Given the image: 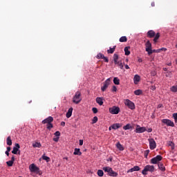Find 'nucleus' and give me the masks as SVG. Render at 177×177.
Wrapping results in <instances>:
<instances>
[{
	"label": "nucleus",
	"mask_w": 177,
	"mask_h": 177,
	"mask_svg": "<svg viewBox=\"0 0 177 177\" xmlns=\"http://www.w3.org/2000/svg\"><path fill=\"white\" fill-rule=\"evenodd\" d=\"M147 37L148 38H153V42L154 44H156L160 38V32L156 34V32H154V30H151L147 32Z\"/></svg>",
	"instance_id": "nucleus-1"
},
{
	"label": "nucleus",
	"mask_w": 177,
	"mask_h": 177,
	"mask_svg": "<svg viewBox=\"0 0 177 177\" xmlns=\"http://www.w3.org/2000/svg\"><path fill=\"white\" fill-rule=\"evenodd\" d=\"M104 172H107L109 176L116 177L118 176V173L114 171L110 167H105L102 168Z\"/></svg>",
	"instance_id": "nucleus-2"
},
{
	"label": "nucleus",
	"mask_w": 177,
	"mask_h": 177,
	"mask_svg": "<svg viewBox=\"0 0 177 177\" xmlns=\"http://www.w3.org/2000/svg\"><path fill=\"white\" fill-rule=\"evenodd\" d=\"M52 122H53V117L52 116H49L42 121V124H47V129H52L53 128Z\"/></svg>",
	"instance_id": "nucleus-3"
},
{
	"label": "nucleus",
	"mask_w": 177,
	"mask_h": 177,
	"mask_svg": "<svg viewBox=\"0 0 177 177\" xmlns=\"http://www.w3.org/2000/svg\"><path fill=\"white\" fill-rule=\"evenodd\" d=\"M82 99H81V92L77 91L73 98V102L75 104H78Z\"/></svg>",
	"instance_id": "nucleus-4"
},
{
	"label": "nucleus",
	"mask_w": 177,
	"mask_h": 177,
	"mask_svg": "<svg viewBox=\"0 0 177 177\" xmlns=\"http://www.w3.org/2000/svg\"><path fill=\"white\" fill-rule=\"evenodd\" d=\"M124 104L127 106L130 110H135V103L127 99L124 100Z\"/></svg>",
	"instance_id": "nucleus-5"
},
{
	"label": "nucleus",
	"mask_w": 177,
	"mask_h": 177,
	"mask_svg": "<svg viewBox=\"0 0 177 177\" xmlns=\"http://www.w3.org/2000/svg\"><path fill=\"white\" fill-rule=\"evenodd\" d=\"M146 127H140L139 124H137L134 132H136V133H143V132H146Z\"/></svg>",
	"instance_id": "nucleus-6"
},
{
	"label": "nucleus",
	"mask_w": 177,
	"mask_h": 177,
	"mask_svg": "<svg viewBox=\"0 0 177 177\" xmlns=\"http://www.w3.org/2000/svg\"><path fill=\"white\" fill-rule=\"evenodd\" d=\"M162 124H165V125H167V127H175V123H174V122L169 119H163L162 120Z\"/></svg>",
	"instance_id": "nucleus-7"
},
{
	"label": "nucleus",
	"mask_w": 177,
	"mask_h": 177,
	"mask_svg": "<svg viewBox=\"0 0 177 177\" xmlns=\"http://www.w3.org/2000/svg\"><path fill=\"white\" fill-rule=\"evenodd\" d=\"M111 82V78H108L104 82V86L101 87V90L102 92H104L107 88H109V85H110Z\"/></svg>",
	"instance_id": "nucleus-8"
},
{
	"label": "nucleus",
	"mask_w": 177,
	"mask_h": 177,
	"mask_svg": "<svg viewBox=\"0 0 177 177\" xmlns=\"http://www.w3.org/2000/svg\"><path fill=\"white\" fill-rule=\"evenodd\" d=\"M161 160H162V156H161V155H158L155 158L151 159V163L158 164V162H160V161H161Z\"/></svg>",
	"instance_id": "nucleus-9"
},
{
	"label": "nucleus",
	"mask_w": 177,
	"mask_h": 177,
	"mask_svg": "<svg viewBox=\"0 0 177 177\" xmlns=\"http://www.w3.org/2000/svg\"><path fill=\"white\" fill-rule=\"evenodd\" d=\"M109 113H111V114H118V113H120V107L114 106L109 108Z\"/></svg>",
	"instance_id": "nucleus-10"
},
{
	"label": "nucleus",
	"mask_w": 177,
	"mask_h": 177,
	"mask_svg": "<svg viewBox=\"0 0 177 177\" xmlns=\"http://www.w3.org/2000/svg\"><path fill=\"white\" fill-rule=\"evenodd\" d=\"M149 147L151 150H154V149L157 147V144L156 143V141L154 140V139L151 138V139H149Z\"/></svg>",
	"instance_id": "nucleus-11"
},
{
	"label": "nucleus",
	"mask_w": 177,
	"mask_h": 177,
	"mask_svg": "<svg viewBox=\"0 0 177 177\" xmlns=\"http://www.w3.org/2000/svg\"><path fill=\"white\" fill-rule=\"evenodd\" d=\"M20 145H19V143H16L15 144V147H13V149L12 151V154H17V151H18V154H20Z\"/></svg>",
	"instance_id": "nucleus-12"
},
{
	"label": "nucleus",
	"mask_w": 177,
	"mask_h": 177,
	"mask_svg": "<svg viewBox=\"0 0 177 177\" xmlns=\"http://www.w3.org/2000/svg\"><path fill=\"white\" fill-rule=\"evenodd\" d=\"M29 169L30 172H39V168L37 167L35 164H32L29 166Z\"/></svg>",
	"instance_id": "nucleus-13"
},
{
	"label": "nucleus",
	"mask_w": 177,
	"mask_h": 177,
	"mask_svg": "<svg viewBox=\"0 0 177 177\" xmlns=\"http://www.w3.org/2000/svg\"><path fill=\"white\" fill-rule=\"evenodd\" d=\"M145 50L148 53V55H149V52H151V43L150 42V40H148L145 44Z\"/></svg>",
	"instance_id": "nucleus-14"
},
{
	"label": "nucleus",
	"mask_w": 177,
	"mask_h": 177,
	"mask_svg": "<svg viewBox=\"0 0 177 177\" xmlns=\"http://www.w3.org/2000/svg\"><path fill=\"white\" fill-rule=\"evenodd\" d=\"M145 167L147 172H154V166L147 165Z\"/></svg>",
	"instance_id": "nucleus-15"
},
{
	"label": "nucleus",
	"mask_w": 177,
	"mask_h": 177,
	"mask_svg": "<svg viewBox=\"0 0 177 177\" xmlns=\"http://www.w3.org/2000/svg\"><path fill=\"white\" fill-rule=\"evenodd\" d=\"M140 81V76H139L138 75H135L133 77V82L135 85H138Z\"/></svg>",
	"instance_id": "nucleus-16"
},
{
	"label": "nucleus",
	"mask_w": 177,
	"mask_h": 177,
	"mask_svg": "<svg viewBox=\"0 0 177 177\" xmlns=\"http://www.w3.org/2000/svg\"><path fill=\"white\" fill-rule=\"evenodd\" d=\"M136 171H140V167H139V166H134L133 168L129 169L127 173L129 174V172H135Z\"/></svg>",
	"instance_id": "nucleus-17"
},
{
	"label": "nucleus",
	"mask_w": 177,
	"mask_h": 177,
	"mask_svg": "<svg viewBox=\"0 0 177 177\" xmlns=\"http://www.w3.org/2000/svg\"><path fill=\"white\" fill-rule=\"evenodd\" d=\"M121 127H122V124H120V123H115L111 125V127L112 129H118L119 128H121Z\"/></svg>",
	"instance_id": "nucleus-18"
},
{
	"label": "nucleus",
	"mask_w": 177,
	"mask_h": 177,
	"mask_svg": "<svg viewBox=\"0 0 177 177\" xmlns=\"http://www.w3.org/2000/svg\"><path fill=\"white\" fill-rule=\"evenodd\" d=\"M96 102L100 105V106H103V97H97L96 98Z\"/></svg>",
	"instance_id": "nucleus-19"
},
{
	"label": "nucleus",
	"mask_w": 177,
	"mask_h": 177,
	"mask_svg": "<svg viewBox=\"0 0 177 177\" xmlns=\"http://www.w3.org/2000/svg\"><path fill=\"white\" fill-rule=\"evenodd\" d=\"M73 154L74 156H81L82 154V152H81L79 148H75Z\"/></svg>",
	"instance_id": "nucleus-20"
},
{
	"label": "nucleus",
	"mask_w": 177,
	"mask_h": 177,
	"mask_svg": "<svg viewBox=\"0 0 177 177\" xmlns=\"http://www.w3.org/2000/svg\"><path fill=\"white\" fill-rule=\"evenodd\" d=\"M73 115V108H69L68 112L66 113V118H70Z\"/></svg>",
	"instance_id": "nucleus-21"
},
{
	"label": "nucleus",
	"mask_w": 177,
	"mask_h": 177,
	"mask_svg": "<svg viewBox=\"0 0 177 177\" xmlns=\"http://www.w3.org/2000/svg\"><path fill=\"white\" fill-rule=\"evenodd\" d=\"M116 147L117 149H118V150H120V151H124V147L122 146V145H121V143H120V142H118L116 144Z\"/></svg>",
	"instance_id": "nucleus-22"
},
{
	"label": "nucleus",
	"mask_w": 177,
	"mask_h": 177,
	"mask_svg": "<svg viewBox=\"0 0 177 177\" xmlns=\"http://www.w3.org/2000/svg\"><path fill=\"white\" fill-rule=\"evenodd\" d=\"M158 167L160 171H165V167H164V164H162V162H158Z\"/></svg>",
	"instance_id": "nucleus-23"
},
{
	"label": "nucleus",
	"mask_w": 177,
	"mask_h": 177,
	"mask_svg": "<svg viewBox=\"0 0 177 177\" xmlns=\"http://www.w3.org/2000/svg\"><path fill=\"white\" fill-rule=\"evenodd\" d=\"M130 48L131 47H128V46L124 48V53L126 56H129L131 55V51H129Z\"/></svg>",
	"instance_id": "nucleus-24"
},
{
	"label": "nucleus",
	"mask_w": 177,
	"mask_h": 177,
	"mask_svg": "<svg viewBox=\"0 0 177 177\" xmlns=\"http://www.w3.org/2000/svg\"><path fill=\"white\" fill-rule=\"evenodd\" d=\"M113 62L115 64H118V54H114L113 55Z\"/></svg>",
	"instance_id": "nucleus-25"
},
{
	"label": "nucleus",
	"mask_w": 177,
	"mask_h": 177,
	"mask_svg": "<svg viewBox=\"0 0 177 177\" xmlns=\"http://www.w3.org/2000/svg\"><path fill=\"white\" fill-rule=\"evenodd\" d=\"M116 46H114L113 48H110L109 50H107V53L113 54L115 51Z\"/></svg>",
	"instance_id": "nucleus-26"
},
{
	"label": "nucleus",
	"mask_w": 177,
	"mask_h": 177,
	"mask_svg": "<svg viewBox=\"0 0 177 177\" xmlns=\"http://www.w3.org/2000/svg\"><path fill=\"white\" fill-rule=\"evenodd\" d=\"M123 129L124 131H128V129H132V126L131 125V124H127V125L123 127Z\"/></svg>",
	"instance_id": "nucleus-27"
},
{
	"label": "nucleus",
	"mask_w": 177,
	"mask_h": 177,
	"mask_svg": "<svg viewBox=\"0 0 177 177\" xmlns=\"http://www.w3.org/2000/svg\"><path fill=\"white\" fill-rule=\"evenodd\" d=\"M6 143H7L8 146H12V138H10V136H8L7 138Z\"/></svg>",
	"instance_id": "nucleus-28"
},
{
	"label": "nucleus",
	"mask_w": 177,
	"mask_h": 177,
	"mask_svg": "<svg viewBox=\"0 0 177 177\" xmlns=\"http://www.w3.org/2000/svg\"><path fill=\"white\" fill-rule=\"evenodd\" d=\"M142 93H143V92L140 89H138L134 91V95L136 96H140V95H142Z\"/></svg>",
	"instance_id": "nucleus-29"
},
{
	"label": "nucleus",
	"mask_w": 177,
	"mask_h": 177,
	"mask_svg": "<svg viewBox=\"0 0 177 177\" xmlns=\"http://www.w3.org/2000/svg\"><path fill=\"white\" fill-rule=\"evenodd\" d=\"M120 42H127L128 41V38H127V36H122L119 39Z\"/></svg>",
	"instance_id": "nucleus-30"
},
{
	"label": "nucleus",
	"mask_w": 177,
	"mask_h": 177,
	"mask_svg": "<svg viewBox=\"0 0 177 177\" xmlns=\"http://www.w3.org/2000/svg\"><path fill=\"white\" fill-rule=\"evenodd\" d=\"M41 158L43 160H45V161H46L47 162H49L50 161V158L45 156V154H44L42 156H41Z\"/></svg>",
	"instance_id": "nucleus-31"
},
{
	"label": "nucleus",
	"mask_w": 177,
	"mask_h": 177,
	"mask_svg": "<svg viewBox=\"0 0 177 177\" xmlns=\"http://www.w3.org/2000/svg\"><path fill=\"white\" fill-rule=\"evenodd\" d=\"M32 147L36 148V147H42V145H41V142H35V143H33L32 144Z\"/></svg>",
	"instance_id": "nucleus-32"
},
{
	"label": "nucleus",
	"mask_w": 177,
	"mask_h": 177,
	"mask_svg": "<svg viewBox=\"0 0 177 177\" xmlns=\"http://www.w3.org/2000/svg\"><path fill=\"white\" fill-rule=\"evenodd\" d=\"M113 83L115 84V85H120V79H118V77H114Z\"/></svg>",
	"instance_id": "nucleus-33"
},
{
	"label": "nucleus",
	"mask_w": 177,
	"mask_h": 177,
	"mask_svg": "<svg viewBox=\"0 0 177 177\" xmlns=\"http://www.w3.org/2000/svg\"><path fill=\"white\" fill-rule=\"evenodd\" d=\"M160 52H161V49H158V50H151L149 52V55H152V53H160Z\"/></svg>",
	"instance_id": "nucleus-34"
},
{
	"label": "nucleus",
	"mask_w": 177,
	"mask_h": 177,
	"mask_svg": "<svg viewBox=\"0 0 177 177\" xmlns=\"http://www.w3.org/2000/svg\"><path fill=\"white\" fill-rule=\"evenodd\" d=\"M98 176L102 177L104 175V172H103V170L99 169L97 172Z\"/></svg>",
	"instance_id": "nucleus-35"
},
{
	"label": "nucleus",
	"mask_w": 177,
	"mask_h": 177,
	"mask_svg": "<svg viewBox=\"0 0 177 177\" xmlns=\"http://www.w3.org/2000/svg\"><path fill=\"white\" fill-rule=\"evenodd\" d=\"M169 146H170L171 150H174L175 149V144L172 142H169Z\"/></svg>",
	"instance_id": "nucleus-36"
},
{
	"label": "nucleus",
	"mask_w": 177,
	"mask_h": 177,
	"mask_svg": "<svg viewBox=\"0 0 177 177\" xmlns=\"http://www.w3.org/2000/svg\"><path fill=\"white\" fill-rule=\"evenodd\" d=\"M97 59H103V57H104V55L102 54V53H98L97 55Z\"/></svg>",
	"instance_id": "nucleus-37"
},
{
	"label": "nucleus",
	"mask_w": 177,
	"mask_h": 177,
	"mask_svg": "<svg viewBox=\"0 0 177 177\" xmlns=\"http://www.w3.org/2000/svg\"><path fill=\"white\" fill-rule=\"evenodd\" d=\"M98 121V118L97 116H95L93 118V120H92V124H96V122H97Z\"/></svg>",
	"instance_id": "nucleus-38"
},
{
	"label": "nucleus",
	"mask_w": 177,
	"mask_h": 177,
	"mask_svg": "<svg viewBox=\"0 0 177 177\" xmlns=\"http://www.w3.org/2000/svg\"><path fill=\"white\" fill-rule=\"evenodd\" d=\"M149 153H150V150L147 149V150L145 151L144 156H145V158H147V156H149Z\"/></svg>",
	"instance_id": "nucleus-39"
},
{
	"label": "nucleus",
	"mask_w": 177,
	"mask_h": 177,
	"mask_svg": "<svg viewBox=\"0 0 177 177\" xmlns=\"http://www.w3.org/2000/svg\"><path fill=\"white\" fill-rule=\"evenodd\" d=\"M6 164H7V165H8V167H12V165H13V161H12V160L7 161V162H6Z\"/></svg>",
	"instance_id": "nucleus-40"
},
{
	"label": "nucleus",
	"mask_w": 177,
	"mask_h": 177,
	"mask_svg": "<svg viewBox=\"0 0 177 177\" xmlns=\"http://www.w3.org/2000/svg\"><path fill=\"white\" fill-rule=\"evenodd\" d=\"M119 64H117L118 66H119V67L121 68V70H122V68H124V65H122V62H118Z\"/></svg>",
	"instance_id": "nucleus-41"
},
{
	"label": "nucleus",
	"mask_w": 177,
	"mask_h": 177,
	"mask_svg": "<svg viewBox=\"0 0 177 177\" xmlns=\"http://www.w3.org/2000/svg\"><path fill=\"white\" fill-rule=\"evenodd\" d=\"M166 77H169V78H171V77H172V73H171V71L167 72Z\"/></svg>",
	"instance_id": "nucleus-42"
},
{
	"label": "nucleus",
	"mask_w": 177,
	"mask_h": 177,
	"mask_svg": "<svg viewBox=\"0 0 177 177\" xmlns=\"http://www.w3.org/2000/svg\"><path fill=\"white\" fill-rule=\"evenodd\" d=\"M173 118L175 120V122H177V113L173 114Z\"/></svg>",
	"instance_id": "nucleus-43"
},
{
	"label": "nucleus",
	"mask_w": 177,
	"mask_h": 177,
	"mask_svg": "<svg viewBox=\"0 0 177 177\" xmlns=\"http://www.w3.org/2000/svg\"><path fill=\"white\" fill-rule=\"evenodd\" d=\"M142 175H147V170L145 167L144 169L142 171Z\"/></svg>",
	"instance_id": "nucleus-44"
},
{
	"label": "nucleus",
	"mask_w": 177,
	"mask_h": 177,
	"mask_svg": "<svg viewBox=\"0 0 177 177\" xmlns=\"http://www.w3.org/2000/svg\"><path fill=\"white\" fill-rule=\"evenodd\" d=\"M92 111H93V113H94V114H96V113H97V108L93 107V108L92 109Z\"/></svg>",
	"instance_id": "nucleus-45"
},
{
	"label": "nucleus",
	"mask_w": 177,
	"mask_h": 177,
	"mask_svg": "<svg viewBox=\"0 0 177 177\" xmlns=\"http://www.w3.org/2000/svg\"><path fill=\"white\" fill-rule=\"evenodd\" d=\"M55 136H57V138H59V136H60V131H56L55 133Z\"/></svg>",
	"instance_id": "nucleus-46"
},
{
	"label": "nucleus",
	"mask_w": 177,
	"mask_h": 177,
	"mask_svg": "<svg viewBox=\"0 0 177 177\" xmlns=\"http://www.w3.org/2000/svg\"><path fill=\"white\" fill-rule=\"evenodd\" d=\"M102 59H104V60L106 63H109V58H107L106 57H104H104Z\"/></svg>",
	"instance_id": "nucleus-47"
},
{
	"label": "nucleus",
	"mask_w": 177,
	"mask_h": 177,
	"mask_svg": "<svg viewBox=\"0 0 177 177\" xmlns=\"http://www.w3.org/2000/svg\"><path fill=\"white\" fill-rule=\"evenodd\" d=\"M112 92H117V87L115 86H113Z\"/></svg>",
	"instance_id": "nucleus-48"
},
{
	"label": "nucleus",
	"mask_w": 177,
	"mask_h": 177,
	"mask_svg": "<svg viewBox=\"0 0 177 177\" xmlns=\"http://www.w3.org/2000/svg\"><path fill=\"white\" fill-rule=\"evenodd\" d=\"M79 145H80V146H82V145H84V140H79Z\"/></svg>",
	"instance_id": "nucleus-49"
},
{
	"label": "nucleus",
	"mask_w": 177,
	"mask_h": 177,
	"mask_svg": "<svg viewBox=\"0 0 177 177\" xmlns=\"http://www.w3.org/2000/svg\"><path fill=\"white\" fill-rule=\"evenodd\" d=\"M138 63H142V62H143V59H142V58H140V57H138Z\"/></svg>",
	"instance_id": "nucleus-50"
},
{
	"label": "nucleus",
	"mask_w": 177,
	"mask_h": 177,
	"mask_svg": "<svg viewBox=\"0 0 177 177\" xmlns=\"http://www.w3.org/2000/svg\"><path fill=\"white\" fill-rule=\"evenodd\" d=\"M54 142H59V137L53 138Z\"/></svg>",
	"instance_id": "nucleus-51"
},
{
	"label": "nucleus",
	"mask_w": 177,
	"mask_h": 177,
	"mask_svg": "<svg viewBox=\"0 0 177 177\" xmlns=\"http://www.w3.org/2000/svg\"><path fill=\"white\" fill-rule=\"evenodd\" d=\"M151 91H156V86H151Z\"/></svg>",
	"instance_id": "nucleus-52"
},
{
	"label": "nucleus",
	"mask_w": 177,
	"mask_h": 177,
	"mask_svg": "<svg viewBox=\"0 0 177 177\" xmlns=\"http://www.w3.org/2000/svg\"><path fill=\"white\" fill-rule=\"evenodd\" d=\"M146 131H147V132H153V129L149 128V129H148L146 130Z\"/></svg>",
	"instance_id": "nucleus-53"
},
{
	"label": "nucleus",
	"mask_w": 177,
	"mask_h": 177,
	"mask_svg": "<svg viewBox=\"0 0 177 177\" xmlns=\"http://www.w3.org/2000/svg\"><path fill=\"white\" fill-rule=\"evenodd\" d=\"M11 161H12V162H15V156H12Z\"/></svg>",
	"instance_id": "nucleus-54"
},
{
	"label": "nucleus",
	"mask_w": 177,
	"mask_h": 177,
	"mask_svg": "<svg viewBox=\"0 0 177 177\" xmlns=\"http://www.w3.org/2000/svg\"><path fill=\"white\" fill-rule=\"evenodd\" d=\"M65 125H66V122H61V126L62 127H64Z\"/></svg>",
	"instance_id": "nucleus-55"
},
{
	"label": "nucleus",
	"mask_w": 177,
	"mask_h": 177,
	"mask_svg": "<svg viewBox=\"0 0 177 177\" xmlns=\"http://www.w3.org/2000/svg\"><path fill=\"white\" fill-rule=\"evenodd\" d=\"M124 67H125V68H126V70H129V66H128V65H125L124 66Z\"/></svg>",
	"instance_id": "nucleus-56"
},
{
	"label": "nucleus",
	"mask_w": 177,
	"mask_h": 177,
	"mask_svg": "<svg viewBox=\"0 0 177 177\" xmlns=\"http://www.w3.org/2000/svg\"><path fill=\"white\" fill-rule=\"evenodd\" d=\"M10 150H11L10 147H7V151H10Z\"/></svg>",
	"instance_id": "nucleus-57"
},
{
	"label": "nucleus",
	"mask_w": 177,
	"mask_h": 177,
	"mask_svg": "<svg viewBox=\"0 0 177 177\" xmlns=\"http://www.w3.org/2000/svg\"><path fill=\"white\" fill-rule=\"evenodd\" d=\"M151 6H153V7L156 6V3H155L154 2H152V3H151Z\"/></svg>",
	"instance_id": "nucleus-58"
},
{
	"label": "nucleus",
	"mask_w": 177,
	"mask_h": 177,
	"mask_svg": "<svg viewBox=\"0 0 177 177\" xmlns=\"http://www.w3.org/2000/svg\"><path fill=\"white\" fill-rule=\"evenodd\" d=\"M162 106V104H159L158 105V109H161Z\"/></svg>",
	"instance_id": "nucleus-59"
},
{
	"label": "nucleus",
	"mask_w": 177,
	"mask_h": 177,
	"mask_svg": "<svg viewBox=\"0 0 177 177\" xmlns=\"http://www.w3.org/2000/svg\"><path fill=\"white\" fill-rule=\"evenodd\" d=\"M6 156H8V157H9V151H6Z\"/></svg>",
	"instance_id": "nucleus-60"
},
{
	"label": "nucleus",
	"mask_w": 177,
	"mask_h": 177,
	"mask_svg": "<svg viewBox=\"0 0 177 177\" xmlns=\"http://www.w3.org/2000/svg\"><path fill=\"white\" fill-rule=\"evenodd\" d=\"M160 49H161V50H167V48H160Z\"/></svg>",
	"instance_id": "nucleus-61"
},
{
	"label": "nucleus",
	"mask_w": 177,
	"mask_h": 177,
	"mask_svg": "<svg viewBox=\"0 0 177 177\" xmlns=\"http://www.w3.org/2000/svg\"><path fill=\"white\" fill-rule=\"evenodd\" d=\"M109 131H111V129H113V127H111H111H109Z\"/></svg>",
	"instance_id": "nucleus-62"
},
{
	"label": "nucleus",
	"mask_w": 177,
	"mask_h": 177,
	"mask_svg": "<svg viewBox=\"0 0 177 177\" xmlns=\"http://www.w3.org/2000/svg\"><path fill=\"white\" fill-rule=\"evenodd\" d=\"M64 160H68V157H66V158H64Z\"/></svg>",
	"instance_id": "nucleus-63"
},
{
	"label": "nucleus",
	"mask_w": 177,
	"mask_h": 177,
	"mask_svg": "<svg viewBox=\"0 0 177 177\" xmlns=\"http://www.w3.org/2000/svg\"><path fill=\"white\" fill-rule=\"evenodd\" d=\"M164 71H167V68H163Z\"/></svg>",
	"instance_id": "nucleus-64"
}]
</instances>
